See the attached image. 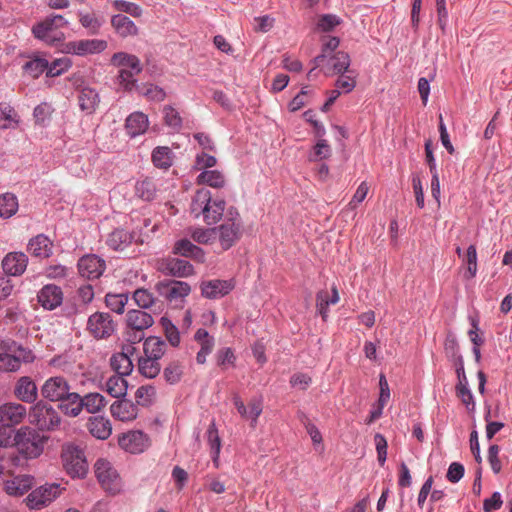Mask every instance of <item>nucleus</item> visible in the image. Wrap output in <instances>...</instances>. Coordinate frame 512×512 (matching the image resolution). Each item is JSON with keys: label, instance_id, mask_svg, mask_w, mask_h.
<instances>
[{"label": "nucleus", "instance_id": "f257e3e1", "mask_svg": "<svg viewBox=\"0 0 512 512\" xmlns=\"http://www.w3.org/2000/svg\"><path fill=\"white\" fill-rule=\"evenodd\" d=\"M226 203L223 199H212L208 189L198 190L192 198L190 212L194 218H203L207 225L216 224L223 216Z\"/></svg>", "mask_w": 512, "mask_h": 512}, {"label": "nucleus", "instance_id": "f03ea898", "mask_svg": "<svg viewBox=\"0 0 512 512\" xmlns=\"http://www.w3.org/2000/svg\"><path fill=\"white\" fill-rule=\"evenodd\" d=\"M13 440L19 454L25 459H34L42 454L48 438L31 427L23 426L16 431Z\"/></svg>", "mask_w": 512, "mask_h": 512}, {"label": "nucleus", "instance_id": "7ed1b4c3", "mask_svg": "<svg viewBox=\"0 0 512 512\" xmlns=\"http://www.w3.org/2000/svg\"><path fill=\"white\" fill-rule=\"evenodd\" d=\"M29 423L39 431H55L62 422L60 413L51 404L40 400L34 403L28 412Z\"/></svg>", "mask_w": 512, "mask_h": 512}, {"label": "nucleus", "instance_id": "20e7f679", "mask_svg": "<svg viewBox=\"0 0 512 512\" xmlns=\"http://www.w3.org/2000/svg\"><path fill=\"white\" fill-rule=\"evenodd\" d=\"M68 24V20L62 15L52 14L47 16L43 21L35 24L32 27V33L35 38L47 44L57 45L65 39L64 33L57 30L68 26Z\"/></svg>", "mask_w": 512, "mask_h": 512}, {"label": "nucleus", "instance_id": "39448f33", "mask_svg": "<svg viewBox=\"0 0 512 512\" xmlns=\"http://www.w3.org/2000/svg\"><path fill=\"white\" fill-rule=\"evenodd\" d=\"M242 229L243 223L240 214L234 207L227 210L224 222L218 227H214L216 237L224 250L230 249L240 239Z\"/></svg>", "mask_w": 512, "mask_h": 512}, {"label": "nucleus", "instance_id": "423d86ee", "mask_svg": "<svg viewBox=\"0 0 512 512\" xmlns=\"http://www.w3.org/2000/svg\"><path fill=\"white\" fill-rule=\"evenodd\" d=\"M65 471L72 478H84L88 472V462L82 447L75 443H65L61 450Z\"/></svg>", "mask_w": 512, "mask_h": 512}, {"label": "nucleus", "instance_id": "0eeeda50", "mask_svg": "<svg viewBox=\"0 0 512 512\" xmlns=\"http://www.w3.org/2000/svg\"><path fill=\"white\" fill-rule=\"evenodd\" d=\"M95 475L101 486L110 494H117L121 490L119 475L112 464L105 459H98L94 465Z\"/></svg>", "mask_w": 512, "mask_h": 512}, {"label": "nucleus", "instance_id": "6e6552de", "mask_svg": "<svg viewBox=\"0 0 512 512\" xmlns=\"http://www.w3.org/2000/svg\"><path fill=\"white\" fill-rule=\"evenodd\" d=\"M116 324L108 313L95 312L89 316L87 331L95 339H107L115 332Z\"/></svg>", "mask_w": 512, "mask_h": 512}, {"label": "nucleus", "instance_id": "1a4fd4ad", "mask_svg": "<svg viewBox=\"0 0 512 512\" xmlns=\"http://www.w3.org/2000/svg\"><path fill=\"white\" fill-rule=\"evenodd\" d=\"M61 493L59 484H45L33 490L25 499L30 509H41L50 504Z\"/></svg>", "mask_w": 512, "mask_h": 512}, {"label": "nucleus", "instance_id": "9d476101", "mask_svg": "<svg viewBox=\"0 0 512 512\" xmlns=\"http://www.w3.org/2000/svg\"><path fill=\"white\" fill-rule=\"evenodd\" d=\"M107 48V42L102 39H82L63 44L62 51L66 54L86 56L101 53Z\"/></svg>", "mask_w": 512, "mask_h": 512}, {"label": "nucleus", "instance_id": "9b49d317", "mask_svg": "<svg viewBox=\"0 0 512 512\" xmlns=\"http://www.w3.org/2000/svg\"><path fill=\"white\" fill-rule=\"evenodd\" d=\"M156 289L160 296L167 301L173 303L182 302L191 291V287L184 281H163L156 285Z\"/></svg>", "mask_w": 512, "mask_h": 512}, {"label": "nucleus", "instance_id": "f8f14e48", "mask_svg": "<svg viewBox=\"0 0 512 512\" xmlns=\"http://www.w3.org/2000/svg\"><path fill=\"white\" fill-rule=\"evenodd\" d=\"M69 390L70 384L63 376L48 378L40 388L42 397L50 402H59Z\"/></svg>", "mask_w": 512, "mask_h": 512}, {"label": "nucleus", "instance_id": "ddd939ff", "mask_svg": "<svg viewBox=\"0 0 512 512\" xmlns=\"http://www.w3.org/2000/svg\"><path fill=\"white\" fill-rule=\"evenodd\" d=\"M119 446L131 454H140L144 452L150 445L147 434L140 430H132L122 434L118 438Z\"/></svg>", "mask_w": 512, "mask_h": 512}, {"label": "nucleus", "instance_id": "4468645a", "mask_svg": "<svg viewBox=\"0 0 512 512\" xmlns=\"http://www.w3.org/2000/svg\"><path fill=\"white\" fill-rule=\"evenodd\" d=\"M77 266L79 274L89 280L98 279L106 269L105 260L95 254L82 256Z\"/></svg>", "mask_w": 512, "mask_h": 512}, {"label": "nucleus", "instance_id": "2eb2a0df", "mask_svg": "<svg viewBox=\"0 0 512 512\" xmlns=\"http://www.w3.org/2000/svg\"><path fill=\"white\" fill-rule=\"evenodd\" d=\"M136 348L132 345H124L122 351L114 353L110 358V366L116 375L128 376L134 368L132 356Z\"/></svg>", "mask_w": 512, "mask_h": 512}, {"label": "nucleus", "instance_id": "dca6fc26", "mask_svg": "<svg viewBox=\"0 0 512 512\" xmlns=\"http://www.w3.org/2000/svg\"><path fill=\"white\" fill-rule=\"evenodd\" d=\"M26 407L20 403L8 402L0 405V424L10 427L19 425L28 417Z\"/></svg>", "mask_w": 512, "mask_h": 512}, {"label": "nucleus", "instance_id": "f3484780", "mask_svg": "<svg viewBox=\"0 0 512 512\" xmlns=\"http://www.w3.org/2000/svg\"><path fill=\"white\" fill-rule=\"evenodd\" d=\"M62 289L55 284L44 285L37 293V300L45 310L52 311L63 303Z\"/></svg>", "mask_w": 512, "mask_h": 512}, {"label": "nucleus", "instance_id": "a211bd4d", "mask_svg": "<svg viewBox=\"0 0 512 512\" xmlns=\"http://www.w3.org/2000/svg\"><path fill=\"white\" fill-rule=\"evenodd\" d=\"M235 287L232 279L221 280L213 279L203 281L200 285L201 294L207 299H219L228 295Z\"/></svg>", "mask_w": 512, "mask_h": 512}, {"label": "nucleus", "instance_id": "6ab92c4d", "mask_svg": "<svg viewBox=\"0 0 512 512\" xmlns=\"http://www.w3.org/2000/svg\"><path fill=\"white\" fill-rule=\"evenodd\" d=\"M327 63L321 65L323 66V72L326 76H331L335 74H342L350 71L351 59L347 52L337 51L336 53L329 55L327 58Z\"/></svg>", "mask_w": 512, "mask_h": 512}, {"label": "nucleus", "instance_id": "aec40b11", "mask_svg": "<svg viewBox=\"0 0 512 512\" xmlns=\"http://www.w3.org/2000/svg\"><path fill=\"white\" fill-rule=\"evenodd\" d=\"M27 265L28 257L23 252H9L2 260L3 271L9 276H21Z\"/></svg>", "mask_w": 512, "mask_h": 512}, {"label": "nucleus", "instance_id": "412c9836", "mask_svg": "<svg viewBox=\"0 0 512 512\" xmlns=\"http://www.w3.org/2000/svg\"><path fill=\"white\" fill-rule=\"evenodd\" d=\"M134 241L143 242L142 239L137 238L135 232H129L123 228H117L108 235L106 244L109 248L115 251H123Z\"/></svg>", "mask_w": 512, "mask_h": 512}, {"label": "nucleus", "instance_id": "4be33fe9", "mask_svg": "<svg viewBox=\"0 0 512 512\" xmlns=\"http://www.w3.org/2000/svg\"><path fill=\"white\" fill-rule=\"evenodd\" d=\"M15 396L25 403H36L38 388L35 382L28 376L20 377L15 385Z\"/></svg>", "mask_w": 512, "mask_h": 512}, {"label": "nucleus", "instance_id": "5701e85b", "mask_svg": "<svg viewBox=\"0 0 512 512\" xmlns=\"http://www.w3.org/2000/svg\"><path fill=\"white\" fill-rule=\"evenodd\" d=\"M110 411L114 418L123 422L133 421L138 416V406L127 399L115 401Z\"/></svg>", "mask_w": 512, "mask_h": 512}, {"label": "nucleus", "instance_id": "b1692460", "mask_svg": "<svg viewBox=\"0 0 512 512\" xmlns=\"http://www.w3.org/2000/svg\"><path fill=\"white\" fill-rule=\"evenodd\" d=\"M34 484L31 475H18L4 482V490L10 496H21L29 491Z\"/></svg>", "mask_w": 512, "mask_h": 512}, {"label": "nucleus", "instance_id": "393cba45", "mask_svg": "<svg viewBox=\"0 0 512 512\" xmlns=\"http://www.w3.org/2000/svg\"><path fill=\"white\" fill-rule=\"evenodd\" d=\"M162 271L165 274L175 277H188L193 274V265L184 259L168 258L162 264Z\"/></svg>", "mask_w": 512, "mask_h": 512}, {"label": "nucleus", "instance_id": "a878e982", "mask_svg": "<svg viewBox=\"0 0 512 512\" xmlns=\"http://www.w3.org/2000/svg\"><path fill=\"white\" fill-rule=\"evenodd\" d=\"M28 251L35 257L45 259L53 254V243L44 234H38L29 240Z\"/></svg>", "mask_w": 512, "mask_h": 512}, {"label": "nucleus", "instance_id": "bb28decb", "mask_svg": "<svg viewBox=\"0 0 512 512\" xmlns=\"http://www.w3.org/2000/svg\"><path fill=\"white\" fill-rule=\"evenodd\" d=\"M59 403L58 408L69 417H77L83 410V397L70 390Z\"/></svg>", "mask_w": 512, "mask_h": 512}, {"label": "nucleus", "instance_id": "cd10ccee", "mask_svg": "<svg viewBox=\"0 0 512 512\" xmlns=\"http://www.w3.org/2000/svg\"><path fill=\"white\" fill-rule=\"evenodd\" d=\"M148 126V117L142 112H134L130 114L125 122L127 134L132 138L145 133Z\"/></svg>", "mask_w": 512, "mask_h": 512}, {"label": "nucleus", "instance_id": "c85d7f7f", "mask_svg": "<svg viewBox=\"0 0 512 512\" xmlns=\"http://www.w3.org/2000/svg\"><path fill=\"white\" fill-rule=\"evenodd\" d=\"M100 102L98 92L90 87H82L78 94V103L81 111L86 114H92L95 112Z\"/></svg>", "mask_w": 512, "mask_h": 512}, {"label": "nucleus", "instance_id": "c756f323", "mask_svg": "<svg viewBox=\"0 0 512 512\" xmlns=\"http://www.w3.org/2000/svg\"><path fill=\"white\" fill-rule=\"evenodd\" d=\"M126 322L128 328L144 331L153 325L154 319L151 314L146 311L133 309L128 311Z\"/></svg>", "mask_w": 512, "mask_h": 512}, {"label": "nucleus", "instance_id": "7c9ffc66", "mask_svg": "<svg viewBox=\"0 0 512 512\" xmlns=\"http://www.w3.org/2000/svg\"><path fill=\"white\" fill-rule=\"evenodd\" d=\"M166 341L158 336H149L143 342V356L161 360L166 353Z\"/></svg>", "mask_w": 512, "mask_h": 512}, {"label": "nucleus", "instance_id": "2f4dec72", "mask_svg": "<svg viewBox=\"0 0 512 512\" xmlns=\"http://www.w3.org/2000/svg\"><path fill=\"white\" fill-rule=\"evenodd\" d=\"M173 252L174 254H178L186 258H192L199 262H203L205 260L204 251L188 239L178 240L173 247Z\"/></svg>", "mask_w": 512, "mask_h": 512}, {"label": "nucleus", "instance_id": "473e14b6", "mask_svg": "<svg viewBox=\"0 0 512 512\" xmlns=\"http://www.w3.org/2000/svg\"><path fill=\"white\" fill-rule=\"evenodd\" d=\"M111 25L120 37L126 38L129 36H136L138 34V27L134 21L123 14L113 15L111 18Z\"/></svg>", "mask_w": 512, "mask_h": 512}, {"label": "nucleus", "instance_id": "72a5a7b5", "mask_svg": "<svg viewBox=\"0 0 512 512\" xmlns=\"http://www.w3.org/2000/svg\"><path fill=\"white\" fill-rule=\"evenodd\" d=\"M111 62L115 66L126 68L136 74L141 73L143 70L140 59L136 55L126 52L115 53L111 58Z\"/></svg>", "mask_w": 512, "mask_h": 512}, {"label": "nucleus", "instance_id": "f704fd0d", "mask_svg": "<svg viewBox=\"0 0 512 512\" xmlns=\"http://www.w3.org/2000/svg\"><path fill=\"white\" fill-rule=\"evenodd\" d=\"M88 428L94 437L101 440L107 439L112 433L110 420L103 416L90 418Z\"/></svg>", "mask_w": 512, "mask_h": 512}, {"label": "nucleus", "instance_id": "c9c22d12", "mask_svg": "<svg viewBox=\"0 0 512 512\" xmlns=\"http://www.w3.org/2000/svg\"><path fill=\"white\" fill-rule=\"evenodd\" d=\"M138 372L147 379L156 378L161 371L159 360L140 356L137 363Z\"/></svg>", "mask_w": 512, "mask_h": 512}, {"label": "nucleus", "instance_id": "e433bc0d", "mask_svg": "<svg viewBox=\"0 0 512 512\" xmlns=\"http://www.w3.org/2000/svg\"><path fill=\"white\" fill-rule=\"evenodd\" d=\"M128 382L125 376L113 375L106 381V391L114 398H122L127 394Z\"/></svg>", "mask_w": 512, "mask_h": 512}, {"label": "nucleus", "instance_id": "4c0bfd02", "mask_svg": "<svg viewBox=\"0 0 512 512\" xmlns=\"http://www.w3.org/2000/svg\"><path fill=\"white\" fill-rule=\"evenodd\" d=\"M152 162L155 167L167 170L172 166L173 153L167 146H158L152 151Z\"/></svg>", "mask_w": 512, "mask_h": 512}, {"label": "nucleus", "instance_id": "58836bf2", "mask_svg": "<svg viewBox=\"0 0 512 512\" xmlns=\"http://www.w3.org/2000/svg\"><path fill=\"white\" fill-rule=\"evenodd\" d=\"M157 187L153 179L145 178L137 181L135 185V194L144 201H152L157 196Z\"/></svg>", "mask_w": 512, "mask_h": 512}, {"label": "nucleus", "instance_id": "ea45409f", "mask_svg": "<svg viewBox=\"0 0 512 512\" xmlns=\"http://www.w3.org/2000/svg\"><path fill=\"white\" fill-rule=\"evenodd\" d=\"M340 45V39L335 36L323 38L321 53L313 59L316 66H321L329 55L336 53Z\"/></svg>", "mask_w": 512, "mask_h": 512}, {"label": "nucleus", "instance_id": "a19ab883", "mask_svg": "<svg viewBox=\"0 0 512 512\" xmlns=\"http://www.w3.org/2000/svg\"><path fill=\"white\" fill-rule=\"evenodd\" d=\"M339 77L335 81V87L340 90L341 93H350L354 90L357 84L358 73L355 70L338 74Z\"/></svg>", "mask_w": 512, "mask_h": 512}, {"label": "nucleus", "instance_id": "79ce46f5", "mask_svg": "<svg viewBox=\"0 0 512 512\" xmlns=\"http://www.w3.org/2000/svg\"><path fill=\"white\" fill-rule=\"evenodd\" d=\"M18 210L17 197L12 193L0 195V217L10 218Z\"/></svg>", "mask_w": 512, "mask_h": 512}, {"label": "nucleus", "instance_id": "37998d69", "mask_svg": "<svg viewBox=\"0 0 512 512\" xmlns=\"http://www.w3.org/2000/svg\"><path fill=\"white\" fill-rule=\"evenodd\" d=\"M106 405L105 397L100 393H88L83 397V409L88 413L99 412Z\"/></svg>", "mask_w": 512, "mask_h": 512}, {"label": "nucleus", "instance_id": "c03bdc74", "mask_svg": "<svg viewBox=\"0 0 512 512\" xmlns=\"http://www.w3.org/2000/svg\"><path fill=\"white\" fill-rule=\"evenodd\" d=\"M198 182L213 188H221L225 185V177L218 170H204L198 175Z\"/></svg>", "mask_w": 512, "mask_h": 512}, {"label": "nucleus", "instance_id": "a18cd8bd", "mask_svg": "<svg viewBox=\"0 0 512 512\" xmlns=\"http://www.w3.org/2000/svg\"><path fill=\"white\" fill-rule=\"evenodd\" d=\"M137 92L150 101L161 102L166 98L164 89L154 84H141L137 86Z\"/></svg>", "mask_w": 512, "mask_h": 512}, {"label": "nucleus", "instance_id": "49530a36", "mask_svg": "<svg viewBox=\"0 0 512 512\" xmlns=\"http://www.w3.org/2000/svg\"><path fill=\"white\" fill-rule=\"evenodd\" d=\"M160 324L164 330L165 337L169 344L172 347H178L181 342L179 329L167 317H162L160 319Z\"/></svg>", "mask_w": 512, "mask_h": 512}, {"label": "nucleus", "instance_id": "de8ad7c7", "mask_svg": "<svg viewBox=\"0 0 512 512\" xmlns=\"http://www.w3.org/2000/svg\"><path fill=\"white\" fill-rule=\"evenodd\" d=\"M24 71L33 78H38L44 72H48V60L45 58L35 57L26 62L23 66Z\"/></svg>", "mask_w": 512, "mask_h": 512}, {"label": "nucleus", "instance_id": "09e8293b", "mask_svg": "<svg viewBox=\"0 0 512 512\" xmlns=\"http://www.w3.org/2000/svg\"><path fill=\"white\" fill-rule=\"evenodd\" d=\"M156 389L153 385H143L138 387L135 392V399L137 404L143 407L150 406L155 398Z\"/></svg>", "mask_w": 512, "mask_h": 512}, {"label": "nucleus", "instance_id": "8fccbe9b", "mask_svg": "<svg viewBox=\"0 0 512 512\" xmlns=\"http://www.w3.org/2000/svg\"><path fill=\"white\" fill-rule=\"evenodd\" d=\"M79 16L80 24L89 30L91 35H96L99 33V30L103 24V21L90 13H83L82 11L77 12Z\"/></svg>", "mask_w": 512, "mask_h": 512}, {"label": "nucleus", "instance_id": "3c124183", "mask_svg": "<svg viewBox=\"0 0 512 512\" xmlns=\"http://www.w3.org/2000/svg\"><path fill=\"white\" fill-rule=\"evenodd\" d=\"M128 295L121 294H112L108 293L105 297L106 306L113 312L117 314H122L124 312L125 305L128 302Z\"/></svg>", "mask_w": 512, "mask_h": 512}, {"label": "nucleus", "instance_id": "603ef678", "mask_svg": "<svg viewBox=\"0 0 512 512\" xmlns=\"http://www.w3.org/2000/svg\"><path fill=\"white\" fill-rule=\"evenodd\" d=\"M331 156V147L326 139H319L308 156L309 161L318 162Z\"/></svg>", "mask_w": 512, "mask_h": 512}, {"label": "nucleus", "instance_id": "864d4df0", "mask_svg": "<svg viewBox=\"0 0 512 512\" xmlns=\"http://www.w3.org/2000/svg\"><path fill=\"white\" fill-rule=\"evenodd\" d=\"M182 375L183 367L178 362L169 363L163 370V377L165 381L170 385H174L180 382Z\"/></svg>", "mask_w": 512, "mask_h": 512}, {"label": "nucleus", "instance_id": "5fc2aeb1", "mask_svg": "<svg viewBox=\"0 0 512 512\" xmlns=\"http://www.w3.org/2000/svg\"><path fill=\"white\" fill-rule=\"evenodd\" d=\"M463 261L467 264L465 277L468 279L474 278L477 274V250L475 245H470L467 248Z\"/></svg>", "mask_w": 512, "mask_h": 512}, {"label": "nucleus", "instance_id": "6e6d98bb", "mask_svg": "<svg viewBox=\"0 0 512 512\" xmlns=\"http://www.w3.org/2000/svg\"><path fill=\"white\" fill-rule=\"evenodd\" d=\"M162 112L164 116V122L168 127L174 130H179L182 127V118L174 107L171 105H165Z\"/></svg>", "mask_w": 512, "mask_h": 512}, {"label": "nucleus", "instance_id": "4d7b16f0", "mask_svg": "<svg viewBox=\"0 0 512 512\" xmlns=\"http://www.w3.org/2000/svg\"><path fill=\"white\" fill-rule=\"evenodd\" d=\"M72 66V61L68 57L55 59L51 63L48 62L47 77H57L67 71Z\"/></svg>", "mask_w": 512, "mask_h": 512}, {"label": "nucleus", "instance_id": "13d9d810", "mask_svg": "<svg viewBox=\"0 0 512 512\" xmlns=\"http://www.w3.org/2000/svg\"><path fill=\"white\" fill-rule=\"evenodd\" d=\"M455 390L457 397L461 399L466 409L469 412H473L475 410L476 404L474 401V396L469 388V383H464L463 385H456Z\"/></svg>", "mask_w": 512, "mask_h": 512}, {"label": "nucleus", "instance_id": "bf43d9fd", "mask_svg": "<svg viewBox=\"0 0 512 512\" xmlns=\"http://www.w3.org/2000/svg\"><path fill=\"white\" fill-rule=\"evenodd\" d=\"M133 300L135 304L142 309L150 308L155 302L153 294L144 288H139L134 291Z\"/></svg>", "mask_w": 512, "mask_h": 512}, {"label": "nucleus", "instance_id": "052dcab7", "mask_svg": "<svg viewBox=\"0 0 512 512\" xmlns=\"http://www.w3.org/2000/svg\"><path fill=\"white\" fill-rule=\"evenodd\" d=\"M136 73L129 71L126 68H121L118 75L120 86L126 91L137 90V86H140L135 79Z\"/></svg>", "mask_w": 512, "mask_h": 512}, {"label": "nucleus", "instance_id": "680f3d73", "mask_svg": "<svg viewBox=\"0 0 512 512\" xmlns=\"http://www.w3.org/2000/svg\"><path fill=\"white\" fill-rule=\"evenodd\" d=\"M113 7L123 13H127L132 17H140L142 15V8L133 2H128L125 0H114Z\"/></svg>", "mask_w": 512, "mask_h": 512}, {"label": "nucleus", "instance_id": "e2e57ef3", "mask_svg": "<svg viewBox=\"0 0 512 512\" xmlns=\"http://www.w3.org/2000/svg\"><path fill=\"white\" fill-rule=\"evenodd\" d=\"M444 350L447 358L451 362L458 360V358H463L459 351L457 339L452 334L447 335L444 342Z\"/></svg>", "mask_w": 512, "mask_h": 512}, {"label": "nucleus", "instance_id": "0e129e2a", "mask_svg": "<svg viewBox=\"0 0 512 512\" xmlns=\"http://www.w3.org/2000/svg\"><path fill=\"white\" fill-rule=\"evenodd\" d=\"M52 113V106L46 102H43L34 108L33 117L37 124H45L50 120Z\"/></svg>", "mask_w": 512, "mask_h": 512}, {"label": "nucleus", "instance_id": "69168bd1", "mask_svg": "<svg viewBox=\"0 0 512 512\" xmlns=\"http://www.w3.org/2000/svg\"><path fill=\"white\" fill-rule=\"evenodd\" d=\"M207 440L211 449V454H220L221 450V441L218 435V430L214 422L210 424L207 429Z\"/></svg>", "mask_w": 512, "mask_h": 512}, {"label": "nucleus", "instance_id": "338daca9", "mask_svg": "<svg viewBox=\"0 0 512 512\" xmlns=\"http://www.w3.org/2000/svg\"><path fill=\"white\" fill-rule=\"evenodd\" d=\"M69 274V268L61 264H52L45 268L44 275L53 280L65 279Z\"/></svg>", "mask_w": 512, "mask_h": 512}, {"label": "nucleus", "instance_id": "774afa93", "mask_svg": "<svg viewBox=\"0 0 512 512\" xmlns=\"http://www.w3.org/2000/svg\"><path fill=\"white\" fill-rule=\"evenodd\" d=\"M341 23V19L335 14H324L318 21V27L324 32L332 31Z\"/></svg>", "mask_w": 512, "mask_h": 512}]
</instances>
